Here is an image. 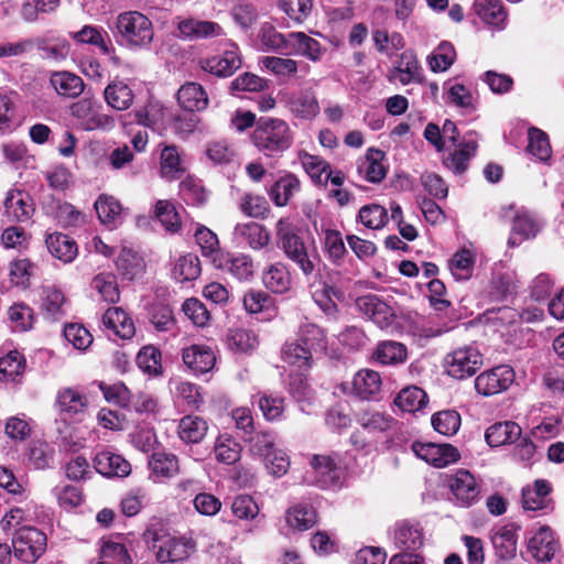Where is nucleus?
I'll use <instances>...</instances> for the list:
<instances>
[{
    "mask_svg": "<svg viewBox=\"0 0 564 564\" xmlns=\"http://www.w3.org/2000/svg\"><path fill=\"white\" fill-rule=\"evenodd\" d=\"M232 235L236 241L246 243L252 250H262L271 242L268 229L256 221L237 224Z\"/></svg>",
    "mask_w": 564,
    "mask_h": 564,
    "instance_id": "a211bd4d",
    "label": "nucleus"
},
{
    "mask_svg": "<svg viewBox=\"0 0 564 564\" xmlns=\"http://www.w3.org/2000/svg\"><path fill=\"white\" fill-rule=\"evenodd\" d=\"M68 112L77 127L84 131H109L116 120L102 111V105L93 97H84L70 104Z\"/></svg>",
    "mask_w": 564,
    "mask_h": 564,
    "instance_id": "20e7f679",
    "label": "nucleus"
},
{
    "mask_svg": "<svg viewBox=\"0 0 564 564\" xmlns=\"http://www.w3.org/2000/svg\"><path fill=\"white\" fill-rule=\"evenodd\" d=\"M384 153L380 150L369 149L365 160L359 163V173L370 183H379L386 176V169L381 163Z\"/></svg>",
    "mask_w": 564,
    "mask_h": 564,
    "instance_id": "79ce46f5",
    "label": "nucleus"
},
{
    "mask_svg": "<svg viewBox=\"0 0 564 564\" xmlns=\"http://www.w3.org/2000/svg\"><path fill=\"white\" fill-rule=\"evenodd\" d=\"M474 9L487 24L502 26L507 19L501 0H475Z\"/></svg>",
    "mask_w": 564,
    "mask_h": 564,
    "instance_id": "c03bdc74",
    "label": "nucleus"
},
{
    "mask_svg": "<svg viewBox=\"0 0 564 564\" xmlns=\"http://www.w3.org/2000/svg\"><path fill=\"white\" fill-rule=\"evenodd\" d=\"M476 150L477 143L474 140L465 141L459 149L444 159V164L452 172L462 174L466 171L469 160L476 154Z\"/></svg>",
    "mask_w": 564,
    "mask_h": 564,
    "instance_id": "49530a36",
    "label": "nucleus"
},
{
    "mask_svg": "<svg viewBox=\"0 0 564 564\" xmlns=\"http://www.w3.org/2000/svg\"><path fill=\"white\" fill-rule=\"evenodd\" d=\"M521 432V427L516 422H498L486 430L485 438L491 447H498L514 443L520 438Z\"/></svg>",
    "mask_w": 564,
    "mask_h": 564,
    "instance_id": "2f4dec72",
    "label": "nucleus"
},
{
    "mask_svg": "<svg viewBox=\"0 0 564 564\" xmlns=\"http://www.w3.org/2000/svg\"><path fill=\"white\" fill-rule=\"evenodd\" d=\"M300 180L294 174L288 173L272 184L268 194L275 206L283 207L300 192Z\"/></svg>",
    "mask_w": 564,
    "mask_h": 564,
    "instance_id": "473e14b6",
    "label": "nucleus"
},
{
    "mask_svg": "<svg viewBox=\"0 0 564 564\" xmlns=\"http://www.w3.org/2000/svg\"><path fill=\"white\" fill-rule=\"evenodd\" d=\"M514 371L507 365H501L481 372L475 379V389L482 397L499 394L513 383Z\"/></svg>",
    "mask_w": 564,
    "mask_h": 564,
    "instance_id": "9d476101",
    "label": "nucleus"
},
{
    "mask_svg": "<svg viewBox=\"0 0 564 564\" xmlns=\"http://www.w3.org/2000/svg\"><path fill=\"white\" fill-rule=\"evenodd\" d=\"M280 102L296 119L313 120L321 112L316 91L311 88L283 90L279 93Z\"/></svg>",
    "mask_w": 564,
    "mask_h": 564,
    "instance_id": "423d86ee",
    "label": "nucleus"
},
{
    "mask_svg": "<svg viewBox=\"0 0 564 564\" xmlns=\"http://www.w3.org/2000/svg\"><path fill=\"white\" fill-rule=\"evenodd\" d=\"M45 243L50 253L65 263L72 262L77 256L75 240L64 234L54 232L47 235Z\"/></svg>",
    "mask_w": 564,
    "mask_h": 564,
    "instance_id": "e433bc0d",
    "label": "nucleus"
},
{
    "mask_svg": "<svg viewBox=\"0 0 564 564\" xmlns=\"http://www.w3.org/2000/svg\"><path fill=\"white\" fill-rule=\"evenodd\" d=\"M57 405L61 412L74 415L83 413L86 410L88 400L86 395L77 389L65 388L58 392Z\"/></svg>",
    "mask_w": 564,
    "mask_h": 564,
    "instance_id": "de8ad7c7",
    "label": "nucleus"
},
{
    "mask_svg": "<svg viewBox=\"0 0 564 564\" xmlns=\"http://www.w3.org/2000/svg\"><path fill=\"white\" fill-rule=\"evenodd\" d=\"M262 283L267 290L276 294H284L291 290L293 278L288 264L276 261L262 271Z\"/></svg>",
    "mask_w": 564,
    "mask_h": 564,
    "instance_id": "aec40b11",
    "label": "nucleus"
},
{
    "mask_svg": "<svg viewBox=\"0 0 564 564\" xmlns=\"http://www.w3.org/2000/svg\"><path fill=\"white\" fill-rule=\"evenodd\" d=\"M227 344L230 350L247 354L257 348L258 338L248 329L236 328L229 330L227 335Z\"/></svg>",
    "mask_w": 564,
    "mask_h": 564,
    "instance_id": "6e6d98bb",
    "label": "nucleus"
},
{
    "mask_svg": "<svg viewBox=\"0 0 564 564\" xmlns=\"http://www.w3.org/2000/svg\"><path fill=\"white\" fill-rule=\"evenodd\" d=\"M95 469L107 477H126L131 471V466L122 456L101 452L94 459Z\"/></svg>",
    "mask_w": 564,
    "mask_h": 564,
    "instance_id": "cd10ccee",
    "label": "nucleus"
},
{
    "mask_svg": "<svg viewBox=\"0 0 564 564\" xmlns=\"http://www.w3.org/2000/svg\"><path fill=\"white\" fill-rule=\"evenodd\" d=\"M475 258L471 251L462 249L448 262V268L456 280H467L473 274Z\"/></svg>",
    "mask_w": 564,
    "mask_h": 564,
    "instance_id": "e2e57ef3",
    "label": "nucleus"
},
{
    "mask_svg": "<svg viewBox=\"0 0 564 564\" xmlns=\"http://www.w3.org/2000/svg\"><path fill=\"white\" fill-rule=\"evenodd\" d=\"M518 530L519 527L514 523L496 527L492 530L491 542L500 560L509 561L516 556Z\"/></svg>",
    "mask_w": 564,
    "mask_h": 564,
    "instance_id": "6ab92c4d",
    "label": "nucleus"
},
{
    "mask_svg": "<svg viewBox=\"0 0 564 564\" xmlns=\"http://www.w3.org/2000/svg\"><path fill=\"white\" fill-rule=\"evenodd\" d=\"M394 545L402 551L415 552L424 544V531L420 522L402 520L393 530Z\"/></svg>",
    "mask_w": 564,
    "mask_h": 564,
    "instance_id": "2eb2a0df",
    "label": "nucleus"
},
{
    "mask_svg": "<svg viewBox=\"0 0 564 564\" xmlns=\"http://www.w3.org/2000/svg\"><path fill=\"white\" fill-rule=\"evenodd\" d=\"M281 357L284 362L295 366L300 369L308 368L312 364V355L307 348H304L299 341L286 343L281 350Z\"/></svg>",
    "mask_w": 564,
    "mask_h": 564,
    "instance_id": "bf43d9fd",
    "label": "nucleus"
},
{
    "mask_svg": "<svg viewBox=\"0 0 564 564\" xmlns=\"http://www.w3.org/2000/svg\"><path fill=\"white\" fill-rule=\"evenodd\" d=\"M4 210L10 220L25 221L32 216L34 208L29 194L11 189L4 199Z\"/></svg>",
    "mask_w": 564,
    "mask_h": 564,
    "instance_id": "393cba45",
    "label": "nucleus"
},
{
    "mask_svg": "<svg viewBox=\"0 0 564 564\" xmlns=\"http://www.w3.org/2000/svg\"><path fill=\"white\" fill-rule=\"evenodd\" d=\"M48 85L57 96L65 99H76L85 89L83 78L69 70L50 72Z\"/></svg>",
    "mask_w": 564,
    "mask_h": 564,
    "instance_id": "dca6fc26",
    "label": "nucleus"
},
{
    "mask_svg": "<svg viewBox=\"0 0 564 564\" xmlns=\"http://www.w3.org/2000/svg\"><path fill=\"white\" fill-rule=\"evenodd\" d=\"M301 164L315 183H324L330 177L329 164L319 156L304 153L300 155Z\"/></svg>",
    "mask_w": 564,
    "mask_h": 564,
    "instance_id": "5fc2aeb1",
    "label": "nucleus"
},
{
    "mask_svg": "<svg viewBox=\"0 0 564 564\" xmlns=\"http://www.w3.org/2000/svg\"><path fill=\"white\" fill-rule=\"evenodd\" d=\"M296 226L288 217L280 218L275 224V235L284 256L293 262L305 276L315 271L318 254L308 250L303 238L296 231Z\"/></svg>",
    "mask_w": 564,
    "mask_h": 564,
    "instance_id": "f03ea898",
    "label": "nucleus"
},
{
    "mask_svg": "<svg viewBox=\"0 0 564 564\" xmlns=\"http://www.w3.org/2000/svg\"><path fill=\"white\" fill-rule=\"evenodd\" d=\"M501 217L512 221L511 236L508 239L510 247H517L524 239L534 238L541 229L540 221L528 210L516 208L510 204L501 208Z\"/></svg>",
    "mask_w": 564,
    "mask_h": 564,
    "instance_id": "0eeeda50",
    "label": "nucleus"
},
{
    "mask_svg": "<svg viewBox=\"0 0 564 564\" xmlns=\"http://www.w3.org/2000/svg\"><path fill=\"white\" fill-rule=\"evenodd\" d=\"M91 288L109 303H117L120 299V292L117 279L111 273L97 274L91 282Z\"/></svg>",
    "mask_w": 564,
    "mask_h": 564,
    "instance_id": "69168bd1",
    "label": "nucleus"
},
{
    "mask_svg": "<svg viewBox=\"0 0 564 564\" xmlns=\"http://www.w3.org/2000/svg\"><path fill=\"white\" fill-rule=\"evenodd\" d=\"M116 267L124 279L134 280L143 274L145 262L137 251L123 247L117 258Z\"/></svg>",
    "mask_w": 564,
    "mask_h": 564,
    "instance_id": "4c0bfd02",
    "label": "nucleus"
},
{
    "mask_svg": "<svg viewBox=\"0 0 564 564\" xmlns=\"http://www.w3.org/2000/svg\"><path fill=\"white\" fill-rule=\"evenodd\" d=\"M290 46L299 55L306 57L312 62L321 61L325 48L322 47L319 42L304 32H291L289 34Z\"/></svg>",
    "mask_w": 564,
    "mask_h": 564,
    "instance_id": "58836bf2",
    "label": "nucleus"
},
{
    "mask_svg": "<svg viewBox=\"0 0 564 564\" xmlns=\"http://www.w3.org/2000/svg\"><path fill=\"white\" fill-rule=\"evenodd\" d=\"M161 351L148 345L140 349L137 355L135 361L140 370L149 376H159L162 373Z\"/></svg>",
    "mask_w": 564,
    "mask_h": 564,
    "instance_id": "864d4df0",
    "label": "nucleus"
},
{
    "mask_svg": "<svg viewBox=\"0 0 564 564\" xmlns=\"http://www.w3.org/2000/svg\"><path fill=\"white\" fill-rule=\"evenodd\" d=\"M24 367L25 360L19 351L8 352L0 358V380L14 381L17 377L22 375Z\"/></svg>",
    "mask_w": 564,
    "mask_h": 564,
    "instance_id": "0e129e2a",
    "label": "nucleus"
},
{
    "mask_svg": "<svg viewBox=\"0 0 564 564\" xmlns=\"http://www.w3.org/2000/svg\"><path fill=\"white\" fill-rule=\"evenodd\" d=\"M482 365V356L476 347L464 346L448 352L444 358V368L455 379L471 377Z\"/></svg>",
    "mask_w": 564,
    "mask_h": 564,
    "instance_id": "6e6552de",
    "label": "nucleus"
},
{
    "mask_svg": "<svg viewBox=\"0 0 564 564\" xmlns=\"http://www.w3.org/2000/svg\"><path fill=\"white\" fill-rule=\"evenodd\" d=\"M185 170L182 164L181 152L174 144H164L160 154L161 176L169 180L181 178Z\"/></svg>",
    "mask_w": 564,
    "mask_h": 564,
    "instance_id": "72a5a7b5",
    "label": "nucleus"
},
{
    "mask_svg": "<svg viewBox=\"0 0 564 564\" xmlns=\"http://www.w3.org/2000/svg\"><path fill=\"white\" fill-rule=\"evenodd\" d=\"M144 538L161 564L184 562L196 552L197 547L195 540L191 536H175L158 530L148 529Z\"/></svg>",
    "mask_w": 564,
    "mask_h": 564,
    "instance_id": "7ed1b4c3",
    "label": "nucleus"
},
{
    "mask_svg": "<svg viewBox=\"0 0 564 564\" xmlns=\"http://www.w3.org/2000/svg\"><path fill=\"white\" fill-rule=\"evenodd\" d=\"M102 324L122 339H130L135 334L131 317L121 307H111L102 316Z\"/></svg>",
    "mask_w": 564,
    "mask_h": 564,
    "instance_id": "7c9ffc66",
    "label": "nucleus"
},
{
    "mask_svg": "<svg viewBox=\"0 0 564 564\" xmlns=\"http://www.w3.org/2000/svg\"><path fill=\"white\" fill-rule=\"evenodd\" d=\"M388 78L389 80H398L402 85L422 83V67L417 61L416 54L410 50L404 51L400 55L398 64L390 69Z\"/></svg>",
    "mask_w": 564,
    "mask_h": 564,
    "instance_id": "f3484780",
    "label": "nucleus"
},
{
    "mask_svg": "<svg viewBox=\"0 0 564 564\" xmlns=\"http://www.w3.org/2000/svg\"><path fill=\"white\" fill-rule=\"evenodd\" d=\"M154 216L162 226L171 232L181 228V217L174 204L167 199H160L154 206Z\"/></svg>",
    "mask_w": 564,
    "mask_h": 564,
    "instance_id": "4d7b16f0",
    "label": "nucleus"
},
{
    "mask_svg": "<svg viewBox=\"0 0 564 564\" xmlns=\"http://www.w3.org/2000/svg\"><path fill=\"white\" fill-rule=\"evenodd\" d=\"M73 40L82 44H90L97 46L104 54H110L111 46L106 39L108 34L101 28L95 25H84L79 31L70 34Z\"/></svg>",
    "mask_w": 564,
    "mask_h": 564,
    "instance_id": "09e8293b",
    "label": "nucleus"
},
{
    "mask_svg": "<svg viewBox=\"0 0 564 564\" xmlns=\"http://www.w3.org/2000/svg\"><path fill=\"white\" fill-rule=\"evenodd\" d=\"M551 492L549 481L538 479L532 486H528L522 490V506L525 510H541L547 506V496Z\"/></svg>",
    "mask_w": 564,
    "mask_h": 564,
    "instance_id": "ea45409f",
    "label": "nucleus"
},
{
    "mask_svg": "<svg viewBox=\"0 0 564 564\" xmlns=\"http://www.w3.org/2000/svg\"><path fill=\"white\" fill-rule=\"evenodd\" d=\"M107 105L116 110H127L133 104L132 89L123 82L110 83L104 90Z\"/></svg>",
    "mask_w": 564,
    "mask_h": 564,
    "instance_id": "a19ab883",
    "label": "nucleus"
},
{
    "mask_svg": "<svg viewBox=\"0 0 564 564\" xmlns=\"http://www.w3.org/2000/svg\"><path fill=\"white\" fill-rule=\"evenodd\" d=\"M184 364L195 373H205L213 369L216 357L214 351L202 345H192L183 349Z\"/></svg>",
    "mask_w": 564,
    "mask_h": 564,
    "instance_id": "a878e982",
    "label": "nucleus"
},
{
    "mask_svg": "<svg viewBox=\"0 0 564 564\" xmlns=\"http://www.w3.org/2000/svg\"><path fill=\"white\" fill-rule=\"evenodd\" d=\"M116 35L131 47L149 45L153 40L152 22L141 12L127 11L120 13L115 23Z\"/></svg>",
    "mask_w": 564,
    "mask_h": 564,
    "instance_id": "39448f33",
    "label": "nucleus"
},
{
    "mask_svg": "<svg viewBox=\"0 0 564 564\" xmlns=\"http://www.w3.org/2000/svg\"><path fill=\"white\" fill-rule=\"evenodd\" d=\"M195 240L203 256L210 258L216 264L221 257L219 256V241L216 234L205 226H199L195 231Z\"/></svg>",
    "mask_w": 564,
    "mask_h": 564,
    "instance_id": "338daca9",
    "label": "nucleus"
},
{
    "mask_svg": "<svg viewBox=\"0 0 564 564\" xmlns=\"http://www.w3.org/2000/svg\"><path fill=\"white\" fill-rule=\"evenodd\" d=\"M216 265L239 281H249L254 273L253 261L248 254L221 256Z\"/></svg>",
    "mask_w": 564,
    "mask_h": 564,
    "instance_id": "c756f323",
    "label": "nucleus"
},
{
    "mask_svg": "<svg viewBox=\"0 0 564 564\" xmlns=\"http://www.w3.org/2000/svg\"><path fill=\"white\" fill-rule=\"evenodd\" d=\"M360 313L368 316L380 328H388L394 321V310L376 294L361 295L356 299Z\"/></svg>",
    "mask_w": 564,
    "mask_h": 564,
    "instance_id": "4468645a",
    "label": "nucleus"
},
{
    "mask_svg": "<svg viewBox=\"0 0 564 564\" xmlns=\"http://www.w3.org/2000/svg\"><path fill=\"white\" fill-rule=\"evenodd\" d=\"M102 562L108 564H133L132 556L130 555L124 543L118 540L109 539L104 542L101 546Z\"/></svg>",
    "mask_w": 564,
    "mask_h": 564,
    "instance_id": "13d9d810",
    "label": "nucleus"
},
{
    "mask_svg": "<svg viewBox=\"0 0 564 564\" xmlns=\"http://www.w3.org/2000/svg\"><path fill=\"white\" fill-rule=\"evenodd\" d=\"M456 59V52L449 42H441L437 47L429 55L427 64L432 72L447 70Z\"/></svg>",
    "mask_w": 564,
    "mask_h": 564,
    "instance_id": "8fccbe9b",
    "label": "nucleus"
},
{
    "mask_svg": "<svg viewBox=\"0 0 564 564\" xmlns=\"http://www.w3.org/2000/svg\"><path fill=\"white\" fill-rule=\"evenodd\" d=\"M208 432V423L200 416L186 415L178 422L177 434L187 444H197Z\"/></svg>",
    "mask_w": 564,
    "mask_h": 564,
    "instance_id": "c9c22d12",
    "label": "nucleus"
},
{
    "mask_svg": "<svg viewBox=\"0 0 564 564\" xmlns=\"http://www.w3.org/2000/svg\"><path fill=\"white\" fill-rule=\"evenodd\" d=\"M149 467L156 476L173 477L178 471V460L175 455L163 452L152 454Z\"/></svg>",
    "mask_w": 564,
    "mask_h": 564,
    "instance_id": "680f3d73",
    "label": "nucleus"
},
{
    "mask_svg": "<svg viewBox=\"0 0 564 564\" xmlns=\"http://www.w3.org/2000/svg\"><path fill=\"white\" fill-rule=\"evenodd\" d=\"M177 101L186 111H200L207 108L208 97L198 83L188 82L181 86L177 91Z\"/></svg>",
    "mask_w": 564,
    "mask_h": 564,
    "instance_id": "c85d7f7f",
    "label": "nucleus"
},
{
    "mask_svg": "<svg viewBox=\"0 0 564 564\" xmlns=\"http://www.w3.org/2000/svg\"><path fill=\"white\" fill-rule=\"evenodd\" d=\"M137 123L156 129L160 127L165 117L164 108L159 101H149L144 107L133 111Z\"/></svg>",
    "mask_w": 564,
    "mask_h": 564,
    "instance_id": "603ef678",
    "label": "nucleus"
},
{
    "mask_svg": "<svg viewBox=\"0 0 564 564\" xmlns=\"http://www.w3.org/2000/svg\"><path fill=\"white\" fill-rule=\"evenodd\" d=\"M216 459L224 464H234L240 458L241 446L229 435H220L215 443Z\"/></svg>",
    "mask_w": 564,
    "mask_h": 564,
    "instance_id": "052dcab7",
    "label": "nucleus"
},
{
    "mask_svg": "<svg viewBox=\"0 0 564 564\" xmlns=\"http://www.w3.org/2000/svg\"><path fill=\"white\" fill-rule=\"evenodd\" d=\"M381 377L371 369H361L351 381V393L361 400L373 399L381 390Z\"/></svg>",
    "mask_w": 564,
    "mask_h": 564,
    "instance_id": "4be33fe9",
    "label": "nucleus"
},
{
    "mask_svg": "<svg viewBox=\"0 0 564 564\" xmlns=\"http://www.w3.org/2000/svg\"><path fill=\"white\" fill-rule=\"evenodd\" d=\"M528 552L538 562H547L556 552V543L550 528L541 527L529 540Z\"/></svg>",
    "mask_w": 564,
    "mask_h": 564,
    "instance_id": "b1692460",
    "label": "nucleus"
},
{
    "mask_svg": "<svg viewBox=\"0 0 564 564\" xmlns=\"http://www.w3.org/2000/svg\"><path fill=\"white\" fill-rule=\"evenodd\" d=\"M411 447L415 456L437 468L446 467L460 457L457 448L451 444L414 442Z\"/></svg>",
    "mask_w": 564,
    "mask_h": 564,
    "instance_id": "f8f14e48",
    "label": "nucleus"
},
{
    "mask_svg": "<svg viewBox=\"0 0 564 564\" xmlns=\"http://www.w3.org/2000/svg\"><path fill=\"white\" fill-rule=\"evenodd\" d=\"M432 425L440 434L452 436L459 430L460 415L454 410L440 411L432 416Z\"/></svg>",
    "mask_w": 564,
    "mask_h": 564,
    "instance_id": "774afa93",
    "label": "nucleus"
},
{
    "mask_svg": "<svg viewBox=\"0 0 564 564\" xmlns=\"http://www.w3.org/2000/svg\"><path fill=\"white\" fill-rule=\"evenodd\" d=\"M394 403L402 411L415 412L426 404V393L419 387H408L398 393Z\"/></svg>",
    "mask_w": 564,
    "mask_h": 564,
    "instance_id": "3c124183",
    "label": "nucleus"
},
{
    "mask_svg": "<svg viewBox=\"0 0 564 564\" xmlns=\"http://www.w3.org/2000/svg\"><path fill=\"white\" fill-rule=\"evenodd\" d=\"M299 343L313 352H324L327 349V338L324 330L315 324L305 323L300 327Z\"/></svg>",
    "mask_w": 564,
    "mask_h": 564,
    "instance_id": "37998d69",
    "label": "nucleus"
},
{
    "mask_svg": "<svg viewBox=\"0 0 564 564\" xmlns=\"http://www.w3.org/2000/svg\"><path fill=\"white\" fill-rule=\"evenodd\" d=\"M251 142L265 158L276 159L292 147L294 131L284 119L262 117L251 133Z\"/></svg>",
    "mask_w": 564,
    "mask_h": 564,
    "instance_id": "f257e3e1",
    "label": "nucleus"
},
{
    "mask_svg": "<svg viewBox=\"0 0 564 564\" xmlns=\"http://www.w3.org/2000/svg\"><path fill=\"white\" fill-rule=\"evenodd\" d=\"M180 35L189 41L217 37L223 34L221 26L213 21L186 19L178 23Z\"/></svg>",
    "mask_w": 564,
    "mask_h": 564,
    "instance_id": "5701e85b",
    "label": "nucleus"
},
{
    "mask_svg": "<svg viewBox=\"0 0 564 564\" xmlns=\"http://www.w3.org/2000/svg\"><path fill=\"white\" fill-rule=\"evenodd\" d=\"M310 465L314 477L308 482L328 489L338 486L341 471L337 464V455H313Z\"/></svg>",
    "mask_w": 564,
    "mask_h": 564,
    "instance_id": "9b49d317",
    "label": "nucleus"
},
{
    "mask_svg": "<svg viewBox=\"0 0 564 564\" xmlns=\"http://www.w3.org/2000/svg\"><path fill=\"white\" fill-rule=\"evenodd\" d=\"M444 89H446L447 102L467 111L476 110L477 98L463 84L448 80L444 84Z\"/></svg>",
    "mask_w": 564,
    "mask_h": 564,
    "instance_id": "a18cd8bd",
    "label": "nucleus"
},
{
    "mask_svg": "<svg viewBox=\"0 0 564 564\" xmlns=\"http://www.w3.org/2000/svg\"><path fill=\"white\" fill-rule=\"evenodd\" d=\"M14 555L25 563H34L46 549V536L33 527L19 528L12 539Z\"/></svg>",
    "mask_w": 564,
    "mask_h": 564,
    "instance_id": "1a4fd4ad",
    "label": "nucleus"
},
{
    "mask_svg": "<svg viewBox=\"0 0 564 564\" xmlns=\"http://www.w3.org/2000/svg\"><path fill=\"white\" fill-rule=\"evenodd\" d=\"M199 67L217 77L231 76L240 66L241 61L235 51H226L221 55L200 58Z\"/></svg>",
    "mask_w": 564,
    "mask_h": 564,
    "instance_id": "412c9836",
    "label": "nucleus"
},
{
    "mask_svg": "<svg viewBox=\"0 0 564 564\" xmlns=\"http://www.w3.org/2000/svg\"><path fill=\"white\" fill-rule=\"evenodd\" d=\"M284 522L289 531H306L317 523V513L313 507L299 503L285 511Z\"/></svg>",
    "mask_w": 564,
    "mask_h": 564,
    "instance_id": "bb28decb",
    "label": "nucleus"
},
{
    "mask_svg": "<svg viewBox=\"0 0 564 564\" xmlns=\"http://www.w3.org/2000/svg\"><path fill=\"white\" fill-rule=\"evenodd\" d=\"M449 489L456 505L469 507L479 499L480 488L475 477L466 469H458L449 478Z\"/></svg>",
    "mask_w": 564,
    "mask_h": 564,
    "instance_id": "ddd939ff",
    "label": "nucleus"
},
{
    "mask_svg": "<svg viewBox=\"0 0 564 564\" xmlns=\"http://www.w3.org/2000/svg\"><path fill=\"white\" fill-rule=\"evenodd\" d=\"M372 358L381 365L395 366L406 361L408 349L402 343L383 340L377 345Z\"/></svg>",
    "mask_w": 564,
    "mask_h": 564,
    "instance_id": "f704fd0d",
    "label": "nucleus"
}]
</instances>
